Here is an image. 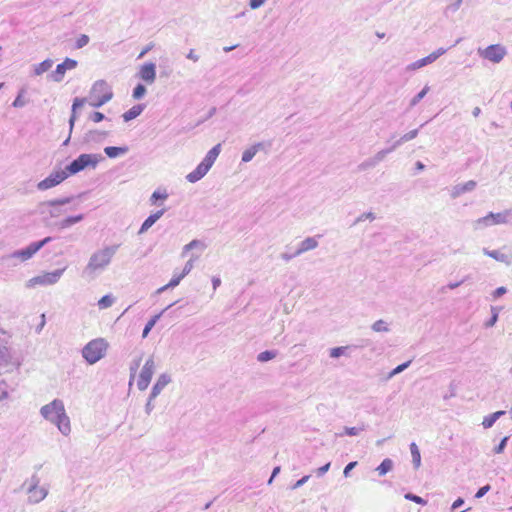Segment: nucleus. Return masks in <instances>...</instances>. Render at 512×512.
<instances>
[{
	"label": "nucleus",
	"instance_id": "41",
	"mask_svg": "<svg viewBox=\"0 0 512 512\" xmlns=\"http://www.w3.org/2000/svg\"><path fill=\"white\" fill-rule=\"evenodd\" d=\"M168 196L169 195L165 189L163 191L156 190L152 193L149 201H150L151 205H156L158 200H166L168 198Z\"/></svg>",
	"mask_w": 512,
	"mask_h": 512
},
{
	"label": "nucleus",
	"instance_id": "27",
	"mask_svg": "<svg viewBox=\"0 0 512 512\" xmlns=\"http://www.w3.org/2000/svg\"><path fill=\"white\" fill-rule=\"evenodd\" d=\"M27 493L29 494V502H31V503H39L43 499H45V497L48 494V491L44 487H38L35 490H33L31 492H27Z\"/></svg>",
	"mask_w": 512,
	"mask_h": 512
},
{
	"label": "nucleus",
	"instance_id": "46",
	"mask_svg": "<svg viewBox=\"0 0 512 512\" xmlns=\"http://www.w3.org/2000/svg\"><path fill=\"white\" fill-rule=\"evenodd\" d=\"M114 303V297L112 295H104L98 301V306L100 309H107L111 307Z\"/></svg>",
	"mask_w": 512,
	"mask_h": 512
},
{
	"label": "nucleus",
	"instance_id": "42",
	"mask_svg": "<svg viewBox=\"0 0 512 512\" xmlns=\"http://www.w3.org/2000/svg\"><path fill=\"white\" fill-rule=\"evenodd\" d=\"M25 93H26V89L25 88L20 89L17 97L15 98V100L12 103L13 107H15V108H22V107H24L28 103V101L24 98V94Z\"/></svg>",
	"mask_w": 512,
	"mask_h": 512
},
{
	"label": "nucleus",
	"instance_id": "64",
	"mask_svg": "<svg viewBox=\"0 0 512 512\" xmlns=\"http://www.w3.org/2000/svg\"><path fill=\"white\" fill-rule=\"evenodd\" d=\"M356 465H357V461H352V462L348 463L343 470L344 477H349L350 472L352 471V469H354L356 467Z\"/></svg>",
	"mask_w": 512,
	"mask_h": 512
},
{
	"label": "nucleus",
	"instance_id": "16",
	"mask_svg": "<svg viewBox=\"0 0 512 512\" xmlns=\"http://www.w3.org/2000/svg\"><path fill=\"white\" fill-rule=\"evenodd\" d=\"M139 77L147 84L154 83L156 79V65L152 62L143 64L139 70Z\"/></svg>",
	"mask_w": 512,
	"mask_h": 512
},
{
	"label": "nucleus",
	"instance_id": "39",
	"mask_svg": "<svg viewBox=\"0 0 512 512\" xmlns=\"http://www.w3.org/2000/svg\"><path fill=\"white\" fill-rule=\"evenodd\" d=\"M433 62V57H431V55L429 54L428 56L413 62L411 65H409V69L416 70Z\"/></svg>",
	"mask_w": 512,
	"mask_h": 512
},
{
	"label": "nucleus",
	"instance_id": "44",
	"mask_svg": "<svg viewBox=\"0 0 512 512\" xmlns=\"http://www.w3.org/2000/svg\"><path fill=\"white\" fill-rule=\"evenodd\" d=\"M396 149V147H394V145L392 144L391 147L389 148H386V149H382L380 150L379 152H377L372 158L373 160H375V163L376 165L383 161L384 158L386 157V155H388L389 153L393 152L394 150Z\"/></svg>",
	"mask_w": 512,
	"mask_h": 512
},
{
	"label": "nucleus",
	"instance_id": "50",
	"mask_svg": "<svg viewBox=\"0 0 512 512\" xmlns=\"http://www.w3.org/2000/svg\"><path fill=\"white\" fill-rule=\"evenodd\" d=\"M411 364V360L407 361V362H404L400 365H398L397 367H395L388 375V378H392L394 377L395 375L403 372L406 368H408Z\"/></svg>",
	"mask_w": 512,
	"mask_h": 512
},
{
	"label": "nucleus",
	"instance_id": "24",
	"mask_svg": "<svg viewBox=\"0 0 512 512\" xmlns=\"http://www.w3.org/2000/svg\"><path fill=\"white\" fill-rule=\"evenodd\" d=\"M496 225L495 223V215L493 212H489L486 216L481 217L474 221L473 226L475 229H480L484 227H489Z\"/></svg>",
	"mask_w": 512,
	"mask_h": 512
},
{
	"label": "nucleus",
	"instance_id": "61",
	"mask_svg": "<svg viewBox=\"0 0 512 512\" xmlns=\"http://www.w3.org/2000/svg\"><path fill=\"white\" fill-rule=\"evenodd\" d=\"M8 386L5 381L0 379V400L7 398L8 396Z\"/></svg>",
	"mask_w": 512,
	"mask_h": 512
},
{
	"label": "nucleus",
	"instance_id": "45",
	"mask_svg": "<svg viewBox=\"0 0 512 512\" xmlns=\"http://www.w3.org/2000/svg\"><path fill=\"white\" fill-rule=\"evenodd\" d=\"M146 92H147V89H146L145 85L138 83L133 89L132 96L135 100H140L141 98H143L145 96Z\"/></svg>",
	"mask_w": 512,
	"mask_h": 512
},
{
	"label": "nucleus",
	"instance_id": "32",
	"mask_svg": "<svg viewBox=\"0 0 512 512\" xmlns=\"http://www.w3.org/2000/svg\"><path fill=\"white\" fill-rule=\"evenodd\" d=\"M494 215L496 225L507 224L512 220V209H507L502 212L494 213Z\"/></svg>",
	"mask_w": 512,
	"mask_h": 512
},
{
	"label": "nucleus",
	"instance_id": "33",
	"mask_svg": "<svg viewBox=\"0 0 512 512\" xmlns=\"http://www.w3.org/2000/svg\"><path fill=\"white\" fill-rule=\"evenodd\" d=\"M53 60L52 59H46L42 61L41 63L34 66V75L39 76L42 75L44 72L49 71L53 66Z\"/></svg>",
	"mask_w": 512,
	"mask_h": 512
},
{
	"label": "nucleus",
	"instance_id": "22",
	"mask_svg": "<svg viewBox=\"0 0 512 512\" xmlns=\"http://www.w3.org/2000/svg\"><path fill=\"white\" fill-rule=\"evenodd\" d=\"M318 241L315 237H307L300 244L298 249L295 251V255H301L304 252L317 248Z\"/></svg>",
	"mask_w": 512,
	"mask_h": 512
},
{
	"label": "nucleus",
	"instance_id": "2",
	"mask_svg": "<svg viewBox=\"0 0 512 512\" xmlns=\"http://www.w3.org/2000/svg\"><path fill=\"white\" fill-rule=\"evenodd\" d=\"M52 237L48 236L43 238L40 241H35L30 243L27 247L16 250L9 255L2 256V263L7 266H15L16 263H13L14 260H19L20 262H25L31 259L41 248H43L46 244L52 241Z\"/></svg>",
	"mask_w": 512,
	"mask_h": 512
},
{
	"label": "nucleus",
	"instance_id": "14",
	"mask_svg": "<svg viewBox=\"0 0 512 512\" xmlns=\"http://www.w3.org/2000/svg\"><path fill=\"white\" fill-rule=\"evenodd\" d=\"M85 101H86L85 98H79V97L74 98L73 104H72L71 116H70V119H69V136L63 142L62 146H67L69 144L70 138H71V134H72V131H73V128H74V125H75V121L77 119V109L82 107L85 104Z\"/></svg>",
	"mask_w": 512,
	"mask_h": 512
},
{
	"label": "nucleus",
	"instance_id": "19",
	"mask_svg": "<svg viewBox=\"0 0 512 512\" xmlns=\"http://www.w3.org/2000/svg\"><path fill=\"white\" fill-rule=\"evenodd\" d=\"M164 213L165 209H161L149 215L142 223L138 233L143 234L148 231V229L151 228L163 216Z\"/></svg>",
	"mask_w": 512,
	"mask_h": 512
},
{
	"label": "nucleus",
	"instance_id": "12",
	"mask_svg": "<svg viewBox=\"0 0 512 512\" xmlns=\"http://www.w3.org/2000/svg\"><path fill=\"white\" fill-rule=\"evenodd\" d=\"M64 407V403L60 399H54L49 404L44 405L40 413L46 420L50 421L51 423L55 420L56 415L60 414V411Z\"/></svg>",
	"mask_w": 512,
	"mask_h": 512
},
{
	"label": "nucleus",
	"instance_id": "49",
	"mask_svg": "<svg viewBox=\"0 0 512 512\" xmlns=\"http://www.w3.org/2000/svg\"><path fill=\"white\" fill-rule=\"evenodd\" d=\"M404 498L406 500H409V501H412L416 504H420V505H426L427 504V501L425 499H423L422 497L416 495V494H413L411 492H408L404 495Z\"/></svg>",
	"mask_w": 512,
	"mask_h": 512
},
{
	"label": "nucleus",
	"instance_id": "30",
	"mask_svg": "<svg viewBox=\"0 0 512 512\" xmlns=\"http://www.w3.org/2000/svg\"><path fill=\"white\" fill-rule=\"evenodd\" d=\"M174 304H171L169 305L168 307H166L163 311H161L159 314L153 316L145 325L144 329H143V332H142V337L143 338H146L149 334V332L151 331V329L155 326V324L158 322V320L161 318V316L163 315V313L168 310L171 306H173Z\"/></svg>",
	"mask_w": 512,
	"mask_h": 512
},
{
	"label": "nucleus",
	"instance_id": "35",
	"mask_svg": "<svg viewBox=\"0 0 512 512\" xmlns=\"http://www.w3.org/2000/svg\"><path fill=\"white\" fill-rule=\"evenodd\" d=\"M220 151H221V144L215 145L207 152L206 156L204 157V160L212 166L214 164L215 160L217 159Z\"/></svg>",
	"mask_w": 512,
	"mask_h": 512
},
{
	"label": "nucleus",
	"instance_id": "26",
	"mask_svg": "<svg viewBox=\"0 0 512 512\" xmlns=\"http://www.w3.org/2000/svg\"><path fill=\"white\" fill-rule=\"evenodd\" d=\"M145 109L144 104H137L131 107L128 111H126L122 117L125 122H129L135 118H137Z\"/></svg>",
	"mask_w": 512,
	"mask_h": 512
},
{
	"label": "nucleus",
	"instance_id": "48",
	"mask_svg": "<svg viewBox=\"0 0 512 512\" xmlns=\"http://www.w3.org/2000/svg\"><path fill=\"white\" fill-rule=\"evenodd\" d=\"M429 87L425 86L419 93H417L410 101V106H416L428 93Z\"/></svg>",
	"mask_w": 512,
	"mask_h": 512
},
{
	"label": "nucleus",
	"instance_id": "8",
	"mask_svg": "<svg viewBox=\"0 0 512 512\" xmlns=\"http://www.w3.org/2000/svg\"><path fill=\"white\" fill-rule=\"evenodd\" d=\"M64 270V268L56 269L52 272H46L42 275L35 276L27 282L26 286L30 288L35 285H53L59 281Z\"/></svg>",
	"mask_w": 512,
	"mask_h": 512
},
{
	"label": "nucleus",
	"instance_id": "43",
	"mask_svg": "<svg viewBox=\"0 0 512 512\" xmlns=\"http://www.w3.org/2000/svg\"><path fill=\"white\" fill-rule=\"evenodd\" d=\"M10 360L8 348L0 342V368L6 366Z\"/></svg>",
	"mask_w": 512,
	"mask_h": 512
},
{
	"label": "nucleus",
	"instance_id": "1",
	"mask_svg": "<svg viewBox=\"0 0 512 512\" xmlns=\"http://www.w3.org/2000/svg\"><path fill=\"white\" fill-rule=\"evenodd\" d=\"M119 245L106 246L103 249L95 251L89 258L87 265L81 273V277L87 281H92L98 277L111 263L116 254Z\"/></svg>",
	"mask_w": 512,
	"mask_h": 512
},
{
	"label": "nucleus",
	"instance_id": "59",
	"mask_svg": "<svg viewBox=\"0 0 512 512\" xmlns=\"http://www.w3.org/2000/svg\"><path fill=\"white\" fill-rule=\"evenodd\" d=\"M376 217H375V214L372 213V212H365V213H362L356 220H355V224L359 223V222H362L366 219H369V220H374Z\"/></svg>",
	"mask_w": 512,
	"mask_h": 512
},
{
	"label": "nucleus",
	"instance_id": "62",
	"mask_svg": "<svg viewBox=\"0 0 512 512\" xmlns=\"http://www.w3.org/2000/svg\"><path fill=\"white\" fill-rule=\"evenodd\" d=\"M310 478V475H305L303 476L301 479H299L298 481H296L292 486H291V489L295 490V489H298L300 488L301 486H303Z\"/></svg>",
	"mask_w": 512,
	"mask_h": 512
},
{
	"label": "nucleus",
	"instance_id": "17",
	"mask_svg": "<svg viewBox=\"0 0 512 512\" xmlns=\"http://www.w3.org/2000/svg\"><path fill=\"white\" fill-rule=\"evenodd\" d=\"M477 187V182L469 180L465 183H460L452 187L450 196L452 199L460 197L464 193L472 192Z\"/></svg>",
	"mask_w": 512,
	"mask_h": 512
},
{
	"label": "nucleus",
	"instance_id": "20",
	"mask_svg": "<svg viewBox=\"0 0 512 512\" xmlns=\"http://www.w3.org/2000/svg\"><path fill=\"white\" fill-rule=\"evenodd\" d=\"M108 134L109 132L107 131L89 130L85 133L83 140L85 143H100L108 136Z\"/></svg>",
	"mask_w": 512,
	"mask_h": 512
},
{
	"label": "nucleus",
	"instance_id": "51",
	"mask_svg": "<svg viewBox=\"0 0 512 512\" xmlns=\"http://www.w3.org/2000/svg\"><path fill=\"white\" fill-rule=\"evenodd\" d=\"M348 346H339L330 349V357L339 358L340 356L345 354V351L348 349Z\"/></svg>",
	"mask_w": 512,
	"mask_h": 512
},
{
	"label": "nucleus",
	"instance_id": "28",
	"mask_svg": "<svg viewBox=\"0 0 512 512\" xmlns=\"http://www.w3.org/2000/svg\"><path fill=\"white\" fill-rule=\"evenodd\" d=\"M83 219H84V215L83 214H78V215H74V216H68L65 219H63L62 221H60L57 224V226H58L59 229H66V228H69V227H71L72 225H74L76 223L81 222Z\"/></svg>",
	"mask_w": 512,
	"mask_h": 512
},
{
	"label": "nucleus",
	"instance_id": "13",
	"mask_svg": "<svg viewBox=\"0 0 512 512\" xmlns=\"http://www.w3.org/2000/svg\"><path fill=\"white\" fill-rule=\"evenodd\" d=\"M211 167L212 166L203 159L192 172L186 175L187 181L196 183L208 173Z\"/></svg>",
	"mask_w": 512,
	"mask_h": 512
},
{
	"label": "nucleus",
	"instance_id": "6",
	"mask_svg": "<svg viewBox=\"0 0 512 512\" xmlns=\"http://www.w3.org/2000/svg\"><path fill=\"white\" fill-rule=\"evenodd\" d=\"M72 200H73V197H64V198H60V199L48 200V201L41 202L39 204V208L41 210V213H45L46 212L45 209L49 207L50 208L48 210L49 216L52 218L59 217L61 214L64 213V210L61 207L63 205L71 203Z\"/></svg>",
	"mask_w": 512,
	"mask_h": 512
},
{
	"label": "nucleus",
	"instance_id": "53",
	"mask_svg": "<svg viewBox=\"0 0 512 512\" xmlns=\"http://www.w3.org/2000/svg\"><path fill=\"white\" fill-rule=\"evenodd\" d=\"M375 166H376L375 160H373V158L371 157V158L366 159L362 163H360L358 166V169L360 171H365V170L373 168Z\"/></svg>",
	"mask_w": 512,
	"mask_h": 512
},
{
	"label": "nucleus",
	"instance_id": "10",
	"mask_svg": "<svg viewBox=\"0 0 512 512\" xmlns=\"http://www.w3.org/2000/svg\"><path fill=\"white\" fill-rule=\"evenodd\" d=\"M66 178H68V173L65 170L54 171L37 184V189L40 191H45L47 189L53 188L62 183Z\"/></svg>",
	"mask_w": 512,
	"mask_h": 512
},
{
	"label": "nucleus",
	"instance_id": "15",
	"mask_svg": "<svg viewBox=\"0 0 512 512\" xmlns=\"http://www.w3.org/2000/svg\"><path fill=\"white\" fill-rule=\"evenodd\" d=\"M52 423L55 424L59 431L65 436L69 435L71 432L70 419L66 414L65 407L62 408L60 414L56 415Z\"/></svg>",
	"mask_w": 512,
	"mask_h": 512
},
{
	"label": "nucleus",
	"instance_id": "58",
	"mask_svg": "<svg viewBox=\"0 0 512 512\" xmlns=\"http://www.w3.org/2000/svg\"><path fill=\"white\" fill-rule=\"evenodd\" d=\"M185 276L180 273V274H174L173 277L171 278V280L168 282V286H171L172 288H175L176 286L179 285V283L181 282V280L184 278Z\"/></svg>",
	"mask_w": 512,
	"mask_h": 512
},
{
	"label": "nucleus",
	"instance_id": "55",
	"mask_svg": "<svg viewBox=\"0 0 512 512\" xmlns=\"http://www.w3.org/2000/svg\"><path fill=\"white\" fill-rule=\"evenodd\" d=\"M89 43V37L86 34H81L76 40L75 47L81 49Z\"/></svg>",
	"mask_w": 512,
	"mask_h": 512
},
{
	"label": "nucleus",
	"instance_id": "7",
	"mask_svg": "<svg viewBox=\"0 0 512 512\" xmlns=\"http://www.w3.org/2000/svg\"><path fill=\"white\" fill-rule=\"evenodd\" d=\"M478 54L480 57L487 59L493 63H499L503 60L505 55L507 54L506 48L500 44H492L488 47L478 49Z\"/></svg>",
	"mask_w": 512,
	"mask_h": 512
},
{
	"label": "nucleus",
	"instance_id": "60",
	"mask_svg": "<svg viewBox=\"0 0 512 512\" xmlns=\"http://www.w3.org/2000/svg\"><path fill=\"white\" fill-rule=\"evenodd\" d=\"M491 489V486L489 484L482 486L478 489V491L475 494V498L480 499L484 495H486Z\"/></svg>",
	"mask_w": 512,
	"mask_h": 512
},
{
	"label": "nucleus",
	"instance_id": "40",
	"mask_svg": "<svg viewBox=\"0 0 512 512\" xmlns=\"http://www.w3.org/2000/svg\"><path fill=\"white\" fill-rule=\"evenodd\" d=\"M371 329L374 332H385V333H387V332L390 331L389 324L385 320H383V319L375 321L372 324Z\"/></svg>",
	"mask_w": 512,
	"mask_h": 512
},
{
	"label": "nucleus",
	"instance_id": "34",
	"mask_svg": "<svg viewBox=\"0 0 512 512\" xmlns=\"http://www.w3.org/2000/svg\"><path fill=\"white\" fill-rule=\"evenodd\" d=\"M410 452L412 456V463L415 469H418L421 465V454L420 450L415 442L410 444Z\"/></svg>",
	"mask_w": 512,
	"mask_h": 512
},
{
	"label": "nucleus",
	"instance_id": "5",
	"mask_svg": "<svg viewBox=\"0 0 512 512\" xmlns=\"http://www.w3.org/2000/svg\"><path fill=\"white\" fill-rule=\"evenodd\" d=\"M90 97L94 99L90 105L100 108L112 99L113 92L105 80H97L91 88Z\"/></svg>",
	"mask_w": 512,
	"mask_h": 512
},
{
	"label": "nucleus",
	"instance_id": "18",
	"mask_svg": "<svg viewBox=\"0 0 512 512\" xmlns=\"http://www.w3.org/2000/svg\"><path fill=\"white\" fill-rule=\"evenodd\" d=\"M171 382L170 375L163 373L161 374L156 383L153 385L152 390L150 392V398L155 399L161 391Z\"/></svg>",
	"mask_w": 512,
	"mask_h": 512
},
{
	"label": "nucleus",
	"instance_id": "38",
	"mask_svg": "<svg viewBox=\"0 0 512 512\" xmlns=\"http://www.w3.org/2000/svg\"><path fill=\"white\" fill-rule=\"evenodd\" d=\"M278 355L276 350H265L257 355V360L261 363L268 362Z\"/></svg>",
	"mask_w": 512,
	"mask_h": 512
},
{
	"label": "nucleus",
	"instance_id": "4",
	"mask_svg": "<svg viewBox=\"0 0 512 512\" xmlns=\"http://www.w3.org/2000/svg\"><path fill=\"white\" fill-rule=\"evenodd\" d=\"M107 342L98 338L87 343L82 349V356L89 364H95L105 356Z\"/></svg>",
	"mask_w": 512,
	"mask_h": 512
},
{
	"label": "nucleus",
	"instance_id": "31",
	"mask_svg": "<svg viewBox=\"0 0 512 512\" xmlns=\"http://www.w3.org/2000/svg\"><path fill=\"white\" fill-rule=\"evenodd\" d=\"M505 413V411L500 410L486 416L482 422L483 427L485 429L491 428L501 416L505 415Z\"/></svg>",
	"mask_w": 512,
	"mask_h": 512
},
{
	"label": "nucleus",
	"instance_id": "37",
	"mask_svg": "<svg viewBox=\"0 0 512 512\" xmlns=\"http://www.w3.org/2000/svg\"><path fill=\"white\" fill-rule=\"evenodd\" d=\"M419 130L414 129L409 131L408 133L404 134L402 137H400L397 141L393 143L394 147L398 148L400 145H402L405 142H408L414 138L417 137Z\"/></svg>",
	"mask_w": 512,
	"mask_h": 512
},
{
	"label": "nucleus",
	"instance_id": "11",
	"mask_svg": "<svg viewBox=\"0 0 512 512\" xmlns=\"http://www.w3.org/2000/svg\"><path fill=\"white\" fill-rule=\"evenodd\" d=\"M78 62L71 58H66L62 63L56 66V69L48 75V78L54 82H61L64 79L67 70L76 68Z\"/></svg>",
	"mask_w": 512,
	"mask_h": 512
},
{
	"label": "nucleus",
	"instance_id": "9",
	"mask_svg": "<svg viewBox=\"0 0 512 512\" xmlns=\"http://www.w3.org/2000/svg\"><path fill=\"white\" fill-rule=\"evenodd\" d=\"M155 370V363L153 357L146 360L137 381V387L140 391L147 389Z\"/></svg>",
	"mask_w": 512,
	"mask_h": 512
},
{
	"label": "nucleus",
	"instance_id": "25",
	"mask_svg": "<svg viewBox=\"0 0 512 512\" xmlns=\"http://www.w3.org/2000/svg\"><path fill=\"white\" fill-rule=\"evenodd\" d=\"M128 146H107L104 148V153L109 158H117L119 156L125 155L128 153Z\"/></svg>",
	"mask_w": 512,
	"mask_h": 512
},
{
	"label": "nucleus",
	"instance_id": "23",
	"mask_svg": "<svg viewBox=\"0 0 512 512\" xmlns=\"http://www.w3.org/2000/svg\"><path fill=\"white\" fill-rule=\"evenodd\" d=\"M264 148L265 144L262 142L252 145L242 153V161L245 163L251 161L253 157L256 155V153L260 150H263Z\"/></svg>",
	"mask_w": 512,
	"mask_h": 512
},
{
	"label": "nucleus",
	"instance_id": "54",
	"mask_svg": "<svg viewBox=\"0 0 512 512\" xmlns=\"http://www.w3.org/2000/svg\"><path fill=\"white\" fill-rule=\"evenodd\" d=\"M365 429L364 425L361 427H344V434L348 436H356Z\"/></svg>",
	"mask_w": 512,
	"mask_h": 512
},
{
	"label": "nucleus",
	"instance_id": "36",
	"mask_svg": "<svg viewBox=\"0 0 512 512\" xmlns=\"http://www.w3.org/2000/svg\"><path fill=\"white\" fill-rule=\"evenodd\" d=\"M393 468V461L390 458H385L380 465L376 468V471L380 476H384Z\"/></svg>",
	"mask_w": 512,
	"mask_h": 512
},
{
	"label": "nucleus",
	"instance_id": "57",
	"mask_svg": "<svg viewBox=\"0 0 512 512\" xmlns=\"http://www.w3.org/2000/svg\"><path fill=\"white\" fill-rule=\"evenodd\" d=\"M462 2H463V0H456L454 3H451L450 5H448L445 9V15H448V13H450V12L455 13L456 11H458Z\"/></svg>",
	"mask_w": 512,
	"mask_h": 512
},
{
	"label": "nucleus",
	"instance_id": "3",
	"mask_svg": "<svg viewBox=\"0 0 512 512\" xmlns=\"http://www.w3.org/2000/svg\"><path fill=\"white\" fill-rule=\"evenodd\" d=\"M104 159L101 154H80L65 167V171L68 173V176L75 175L88 167L96 168L98 163Z\"/></svg>",
	"mask_w": 512,
	"mask_h": 512
},
{
	"label": "nucleus",
	"instance_id": "52",
	"mask_svg": "<svg viewBox=\"0 0 512 512\" xmlns=\"http://www.w3.org/2000/svg\"><path fill=\"white\" fill-rule=\"evenodd\" d=\"M40 478L39 476L34 473L31 478L29 479V486L27 488V492H31L39 487Z\"/></svg>",
	"mask_w": 512,
	"mask_h": 512
},
{
	"label": "nucleus",
	"instance_id": "29",
	"mask_svg": "<svg viewBox=\"0 0 512 512\" xmlns=\"http://www.w3.org/2000/svg\"><path fill=\"white\" fill-rule=\"evenodd\" d=\"M193 249H199L200 251H203L206 249V245L203 241L194 239L183 247L181 257H185L187 253Z\"/></svg>",
	"mask_w": 512,
	"mask_h": 512
},
{
	"label": "nucleus",
	"instance_id": "47",
	"mask_svg": "<svg viewBox=\"0 0 512 512\" xmlns=\"http://www.w3.org/2000/svg\"><path fill=\"white\" fill-rule=\"evenodd\" d=\"M198 258H199V255H195V254L191 255L190 259L186 262V264L184 265V268L181 272L184 276L188 275L191 272V270L194 267V262L196 260H198Z\"/></svg>",
	"mask_w": 512,
	"mask_h": 512
},
{
	"label": "nucleus",
	"instance_id": "56",
	"mask_svg": "<svg viewBox=\"0 0 512 512\" xmlns=\"http://www.w3.org/2000/svg\"><path fill=\"white\" fill-rule=\"evenodd\" d=\"M508 440H509V436H505L504 438H502L500 443L497 446H495L494 453H496V454L503 453L506 448Z\"/></svg>",
	"mask_w": 512,
	"mask_h": 512
},
{
	"label": "nucleus",
	"instance_id": "63",
	"mask_svg": "<svg viewBox=\"0 0 512 512\" xmlns=\"http://www.w3.org/2000/svg\"><path fill=\"white\" fill-rule=\"evenodd\" d=\"M90 120H92L93 122L95 123H98V122H101L105 119V115L101 112H93L91 115H90Z\"/></svg>",
	"mask_w": 512,
	"mask_h": 512
},
{
	"label": "nucleus",
	"instance_id": "21",
	"mask_svg": "<svg viewBox=\"0 0 512 512\" xmlns=\"http://www.w3.org/2000/svg\"><path fill=\"white\" fill-rule=\"evenodd\" d=\"M483 253L498 262L505 263L506 265H510L512 262L511 255L505 254L500 250H489L487 248H483Z\"/></svg>",
	"mask_w": 512,
	"mask_h": 512
}]
</instances>
